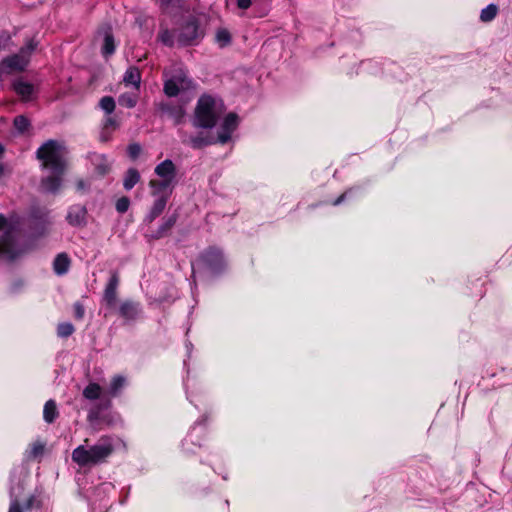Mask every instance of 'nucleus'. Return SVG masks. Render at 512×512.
Here are the masks:
<instances>
[{
    "label": "nucleus",
    "instance_id": "1",
    "mask_svg": "<svg viewBox=\"0 0 512 512\" xmlns=\"http://www.w3.org/2000/svg\"><path fill=\"white\" fill-rule=\"evenodd\" d=\"M36 157L41 161L43 169L49 172V175L42 180V188L47 192L58 190L63 175L60 145L56 141L49 140L38 148Z\"/></svg>",
    "mask_w": 512,
    "mask_h": 512
},
{
    "label": "nucleus",
    "instance_id": "2",
    "mask_svg": "<svg viewBox=\"0 0 512 512\" xmlns=\"http://www.w3.org/2000/svg\"><path fill=\"white\" fill-rule=\"evenodd\" d=\"M124 446L116 436H102L94 445L78 446L72 453L73 460L79 465L97 464L106 460L116 449Z\"/></svg>",
    "mask_w": 512,
    "mask_h": 512
},
{
    "label": "nucleus",
    "instance_id": "3",
    "mask_svg": "<svg viewBox=\"0 0 512 512\" xmlns=\"http://www.w3.org/2000/svg\"><path fill=\"white\" fill-rule=\"evenodd\" d=\"M225 113V105L219 97L204 94L197 103L193 124L195 127L213 128Z\"/></svg>",
    "mask_w": 512,
    "mask_h": 512
},
{
    "label": "nucleus",
    "instance_id": "4",
    "mask_svg": "<svg viewBox=\"0 0 512 512\" xmlns=\"http://www.w3.org/2000/svg\"><path fill=\"white\" fill-rule=\"evenodd\" d=\"M225 265L226 263L222 251L211 247L192 262V270L194 272L195 269H203L212 275H216L225 268Z\"/></svg>",
    "mask_w": 512,
    "mask_h": 512
},
{
    "label": "nucleus",
    "instance_id": "5",
    "mask_svg": "<svg viewBox=\"0 0 512 512\" xmlns=\"http://www.w3.org/2000/svg\"><path fill=\"white\" fill-rule=\"evenodd\" d=\"M164 76V92L169 97L178 95L181 90L194 88L193 81L188 78L187 72L181 66H176L173 74L171 75H169V72L165 70Z\"/></svg>",
    "mask_w": 512,
    "mask_h": 512
},
{
    "label": "nucleus",
    "instance_id": "6",
    "mask_svg": "<svg viewBox=\"0 0 512 512\" xmlns=\"http://www.w3.org/2000/svg\"><path fill=\"white\" fill-rule=\"evenodd\" d=\"M202 38L198 22L195 18L189 19L180 29L177 42L181 46L196 45Z\"/></svg>",
    "mask_w": 512,
    "mask_h": 512
},
{
    "label": "nucleus",
    "instance_id": "7",
    "mask_svg": "<svg viewBox=\"0 0 512 512\" xmlns=\"http://www.w3.org/2000/svg\"><path fill=\"white\" fill-rule=\"evenodd\" d=\"M239 117L236 113H228L217 128L216 143L225 144L231 140L233 132L237 129Z\"/></svg>",
    "mask_w": 512,
    "mask_h": 512
},
{
    "label": "nucleus",
    "instance_id": "8",
    "mask_svg": "<svg viewBox=\"0 0 512 512\" xmlns=\"http://www.w3.org/2000/svg\"><path fill=\"white\" fill-rule=\"evenodd\" d=\"M204 432L203 420L197 421L182 441L183 451L186 453H194L196 448L201 447L199 439Z\"/></svg>",
    "mask_w": 512,
    "mask_h": 512
},
{
    "label": "nucleus",
    "instance_id": "9",
    "mask_svg": "<svg viewBox=\"0 0 512 512\" xmlns=\"http://www.w3.org/2000/svg\"><path fill=\"white\" fill-rule=\"evenodd\" d=\"M119 315L126 322L135 321L142 315V306L138 302L126 300L119 307Z\"/></svg>",
    "mask_w": 512,
    "mask_h": 512
},
{
    "label": "nucleus",
    "instance_id": "10",
    "mask_svg": "<svg viewBox=\"0 0 512 512\" xmlns=\"http://www.w3.org/2000/svg\"><path fill=\"white\" fill-rule=\"evenodd\" d=\"M19 255L15 248L14 237L11 232H5L0 236V257L12 260Z\"/></svg>",
    "mask_w": 512,
    "mask_h": 512
},
{
    "label": "nucleus",
    "instance_id": "11",
    "mask_svg": "<svg viewBox=\"0 0 512 512\" xmlns=\"http://www.w3.org/2000/svg\"><path fill=\"white\" fill-rule=\"evenodd\" d=\"M154 173L163 180L170 182H177V169L175 164L170 159H165L156 165Z\"/></svg>",
    "mask_w": 512,
    "mask_h": 512
},
{
    "label": "nucleus",
    "instance_id": "12",
    "mask_svg": "<svg viewBox=\"0 0 512 512\" xmlns=\"http://www.w3.org/2000/svg\"><path fill=\"white\" fill-rule=\"evenodd\" d=\"M88 159L94 167L95 172L104 176L109 173L112 165V161L108 159L105 154L92 152L88 155Z\"/></svg>",
    "mask_w": 512,
    "mask_h": 512
},
{
    "label": "nucleus",
    "instance_id": "13",
    "mask_svg": "<svg viewBox=\"0 0 512 512\" xmlns=\"http://www.w3.org/2000/svg\"><path fill=\"white\" fill-rule=\"evenodd\" d=\"M174 182H170L167 180L159 179V180H150L149 187L152 190V195L156 198H159L161 196L169 198V196L172 194V191L175 187Z\"/></svg>",
    "mask_w": 512,
    "mask_h": 512
},
{
    "label": "nucleus",
    "instance_id": "14",
    "mask_svg": "<svg viewBox=\"0 0 512 512\" xmlns=\"http://www.w3.org/2000/svg\"><path fill=\"white\" fill-rule=\"evenodd\" d=\"M27 66V63L20 60L18 54L7 57L0 62V71L4 73H12L22 71Z\"/></svg>",
    "mask_w": 512,
    "mask_h": 512
},
{
    "label": "nucleus",
    "instance_id": "15",
    "mask_svg": "<svg viewBox=\"0 0 512 512\" xmlns=\"http://www.w3.org/2000/svg\"><path fill=\"white\" fill-rule=\"evenodd\" d=\"M99 34L102 36L101 53L107 58L115 52V40L109 27L100 31Z\"/></svg>",
    "mask_w": 512,
    "mask_h": 512
},
{
    "label": "nucleus",
    "instance_id": "16",
    "mask_svg": "<svg viewBox=\"0 0 512 512\" xmlns=\"http://www.w3.org/2000/svg\"><path fill=\"white\" fill-rule=\"evenodd\" d=\"M183 143L189 144L194 149H199L207 145L216 143L215 139L208 133L200 132L195 136H189L182 139Z\"/></svg>",
    "mask_w": 512,
    "mask_h": 512
},
{
    "label": "nucleus",
    "instance_id": "17",
    "mask_svg": "<svg viewBox=\"0 0 512 512\" xmlns=\"http://www.w3.org/2000/svg\"><path fill=\"white\" fill-rule=\"evenodd\" d=\"M118 283H119V278H118L117 274L114 273L110 277L109 282L106 285L104 295H103V300L109 307H113L116 303V297H117L116 291H117Z\"/></svg>",
    "mask_w": 512,
    "mask_h": 512
},
{
    "label": "nucleus",
    "instance_id": "18",
    "mask_svg": "<svg viewBox=\"0 0 512 512\" xmlns=\"http://www.w3.org/2000/svg\"><path fill=\"white\" fill-rule=\"evenodd\" d=\"M126 384L127 380L124 376H113L106 390L107 395L110 397L118 396L121 393V391L125 388Z\"/></svg>",
    "mask_w": 512,
    "mask_h": 512
},
{
    "label": "nucleus",
    "instance_id": "19",
    "mask_svg": "<svg viewBox=\"0 0 512 512\" xmlns=\"http://www.w3.org/2000/svg\"><path fill=\"white\" fill-rule=\"evenodd\" d=\"M123 82L126 86L132 85L136 90L140 87L141 73L135 66H130L123 76Z\"/></svg>",
    "mask_w": 512,
    "mask_h": 512
},
{
    "label": "nucleus",
    "instance_id": "20",
    "mask_svg": "<svg viewBox=\"0 0 512 512\" xmlns=\"http://www.w3.org/2000/svg\"><path fill=\"white\" fill-rule=\"evenodd\" d=\"M86 209L83 206H72L69 209L67 219L70 224L79 226L85 222Z\"/></svg>",
    "mask_w": 512,
    "mask_h": 512
},
{
    "label": "nucleus",
    "instance_id": "21",
    "mask_svg": "<svg viewBox=\"0 0 512 512\" xmlns=\"http://www.w3.org/2000/svg\"><path fill=\"white\" fill-rule=\"evenodd\" d=\"M166 204L167 197L161 196L159 198H156L149 213L146 216V221L149 223L154 221L164 211Z\"/></svg>",
    "mask_w": 512,
    "mask_h": 512
},
{
    "label": "nucleus",
    "instance_id": "22",
    "mask_svg": "<svg viewBox=\"0 0 512 512\" xmlns=\"http://www.w3.org/2000/svg\"><path fill=\"white\" fill-rule=\"evenodd\" d=\"M114 490H115V486L110 482L102 483L96 488L95 495L100 500L99 512H102V509H104V512H107L108 508L110 507L107 503H102L103 499L101 498V496L109 495Z\"/></svg>",
    "mask_w": 512,
    "mask_h": 512
},
{
    "label": "nucleus",
    "instance_id": "23",
    "mask_svg": "<svg viewBox=\"0 0 512 512\" xmlns=\"http://www.w3.org/2000/svg\"><path fill=\"white\" fill-rule=\"evenodd\" d=\"M13 89L23 100H29L34 91L32 84L22 80L15 81Z\"/></svg>",
    "mask_w": 512,
    "mask_h": 512
},
{
    "label": "nucleus",
    "instance_id": "24",
    "mask_svg": "<svg viewBox=\"0 0 512 512\" xmlns=\"http://www.w3.org/2000/svg\"><path fill=\"white\" fill-rule=\"evenodd\" d=\"M118 127V121L114 117L108 116L103 123V130L100 136L101 141H108L111 138L112 132H114Z\"/></svg>",
    "mask_w": 512,
    "mask_h": 512
},
{
    "label": "nucleus",
    "instance_id": "25",
    "mask_svg": "<svg viewBox=\"0 0 512 512\" xmlns=\"http://www.w3.org/2000/svg\"><path fill=\"white\" fill-rule=\"evenodd\" d=\"M140 173L135 168H129L123 178V187L125 190H131L139 181H140Z\"/></svg>",
    "mask_w": 512,
    "mask_h": 512
},
{
    "label": "nucleus",
    "instance_id": "26",
    "mask_svg": "<svg viewBox=\"0 0 512 512\" xmlns=\"http://www.w3.org/2000/svg\"><path fill=\"white\" fill-rule=\"evenodd\" d=\"M158 40L163 45L168 47L174 46L176 41L174 32L169 30L167 27H163L162 25L158 33Z\"/></svg>",
    "mask_w": 512,
    "mask_h": 512
},
{
    "label": "nucleus",
    "instance_id": "27",
    "mask_svg": "<svg viewBox=\"0 0 512 512\" xmlns=\"http://www.w3.org/2000/svg\"><path fill=\"white\" fill-rule=\"evenodd\" d=\"M56 404L53 400H49L45 403L43 409V417L47 423H52L58 416Z\"/></svg>",
    "mask_w": 512,
    "mask_h": 512
},
{
    "label": "nucleus",
    "instance_id": "28",
    "mask_svg": "<svg viewBox=\"0 0 512 512\" xmlns=\"http://www.w3.org/2000/svg\"><path fill=\"white\" fill-rule=\"evenodd\" d=\"M45 452V444L36 441L31 444L30 450L27 452V458L29 460H35L43 456Z\"/></svg>",
    "mask_w": 512,
    "mask_h": 512
},
{
    "label": "nucleus",
    "instance_id": "29",
    "mask_svg": "<svg viewBox=\"0 0 512 512\" xmlns=\"http://www.w3.org/2000/svg\"><path fill=\"white\" fill-rule=\"evenodd\" d=\"M102 392H103V390L99 384L90 383L84 389L83 395L85 398H87L89 400H96L101 396Z\"/></svg>",
    "mask_w": 512,
    "mask_h": 512
},
{
    "label": "nucleus",
    "instance_id": "30",
    "mask_svg": "<svg viewBox=\"0 0 512 512\" xmlns=\"http://www.w3.org/2000/svg\"><path fill=\"white\" fill-rule=\"evenodd\" d=\"M37 43L33 40H29L24 47H22L18 53L20 60L28 64L30 61L31 54L35 51Z\"/></svg>",
    "mask_w": 512,
    "mask_h": 512
},
{
    "label": "nucleus",
    "instance_id": "31",
    "mask_svg": "<svg viewBox=\"0 0 512 512\" xmlns=\"http://www.w3.org/2000/svg\"><path fill=\"white\" fill-rule=\"evenodd\" d=\"M215 41L219 47L223 48L231 43V34L225 28H220L216 31Z\"/></svg>",
    "mask_w": 512,
    "mask_h": 512
},
{
    "label": "nucleus",
    "instance_id": "32",
    "mask_svg": "<svg viewBox=\"0 0 512 512\" xmlns=\"http://www.w3.org/2000/svg\"><path fill=\"white\" fill-rule=\"evenodd\" d=\"M34 500H35V497L30 496L27 499V501L25 502V504L23 505V507H21L18 499H13L11 501L8 512H23L24 510H29L33 506Z\"/></svg>",
    "mask_w": 512,
    "mask_h": 512
},
{
    "label": "nucleus",
    "instance_id": "33",
    "mask_svg": "<svg viewBox=\"0 0 512 512\" xmlns=\"http://www.w3.org/2000/svg\"><path fill=\"white\" fill-rule=\"evenodd\" d=\"M498 12V7L495 4H489L487 7L482 9L480 13V19L483 22H490L493 20Z\"/></svg>",
    "mask_w": 512,
    "mask_h": 512
},
{
    "label": "nucleus",
    "instance_id": "34",
    "mask_svg": "<svg viewBox=\"0 0 512 512\" xmlns=\"http://www.w3.org/2000/svg\"><path fill=\"white\" fill-rule=\"evenodd\" d=\"M137 94L136 93H124L119 97V103L122 106L127 108H133L137 104Z\"/></svg>",
    "mask_w": 512,
    "mask_h": 512
},
{
    "label": "nucleus",
    "instance_id": "35",
    "mask_svg": "<svg viewBox=\"0 0 512 512\" xmlns=\"http://www.w3.org/2000/svg\"><path fill=\"white\" fill-rule=\"evenodd\" d=\"M13 125L19 133H24L29 129L30 121L24 115H19L15 117Z\"/></svg>",
    "mask_w": 512,
    "mask_h": 512
},
{
    "label": "nucleus",
    "instance_id": "36",
    "mask_svg": "<svg viewBox=\"0 0 512 512\" xmlns=\"http://www.w3.org/2000/svg\"><path fill=\"white\" fill-rule=\"evenodd\" d=\"M99 106L107 114H111L115 109V101L111 96H104L101 98Z\"/></svg>",
    "mask_w": 512,
    "mask_h": 512
},
{
    "label": "nucleus",
    "instance_id": "37",
    "mask_svg": "<svg viewBox=\"0 0 512 512\" xmlns=\"http://www.w3.org/2000/svg\"><path fill=\"white\" fill-rule=\"evenodd\" d=\"M130 206V200L128 197L123 196L116 201L115 207L119 213H125Z\"/></svg>",
    "mask_w": 512,
    "mask_h": 512
},
{
    "label": "nucleus",
    "instance_id": "38",
    "mask_svg": "<svg viewBox=\"0 0 512 512\" xmlns=\"http://www.w3.org/2000/svg\"><path fill=\"white\" fill-rule=\"evenodd\" d=\"M127 153L132 160H135L141 153V146L138 143L129 144Z\"/></svg>",
    "mask_w": 512,
    "mask_h": 512
},
{
    "label": "nucleus",
    "instance_id": "39",
    "mask_svg": "<svg viewBox=\"0 0 512 512\" xmlns=\"http://www.w3.org/2000/svg\"><path fill=\"white\" fill-rule=\"evenodd\" d=\"M176 222V217L175 216H171L170 218H168L159 228V231H158V237H161L162 235H164V233H166Z\"/></svg>",
    "mask_w": 512,
    "mask_h": 512
},
{
    "label": "nucleus",
    "instance_id": "40",
    "mask_svg": "<svg viewBox=\"0 0 512 512\" xmlns=\"http://www.w3.org/2000/svg\"><path fill=\"white\" fill-rule=\"evenodd\" d=\"M54 269L57 274L61 275L64 272V254L60 253L54 261Z\"/></svg>",
    "mask_w": 512,
    "mask_h": 512
},
{
    "label": "nucleus",
    "instance_id": "41",
    "mask_svg": "<svg viewBox=\"0 0 512 512\" xmlns=\"http://www.w3.org/2000/svg\"><path fill=\"white\" fill-rule=\"evenodd\" d=\"M73 310H74L75 318H77V319H82L83 318V316L85 314V310H84V307H83L82 304L75 303L74 307H73Z\"/></svg>",
    "mask_w": 512,
    "mask_h": 512
},
{
    "label": "nucleus",
    "instance_id": "42",
    "mask_svg": "<svg viewBox=\"0 0 512 512\" xmlns=\"http://www.w3.org/2000/svg\"><path fill=\"white\" fill-rule=\"evenodd\" d=\"M9 41H10L9 34H7V33L0 34V51L7 46Z\"/></svg>",
    "mask_w": 512,
    "mask_h": 512
},
{
    "label": "nucleus",
    "instance_id": "43",
    "mask_svg": "<svg viewBox=\"0 0 512 512\" xmlns=\"http://www.w3.org/2000/svg\"><path fill=\"white\" fill-rule=\"evenodd\" d=\"M252 4L251 0H237V6L240 9H248Z\"/></svg>",
    "mask_w": 512,
    "mask_h": 512
},
{
    "label": "nucleus",
    "instance_id": "44",
    "mask_svg": "<svg viewBox=\"0 0 512 512\" xmlns=\"http://www.w3.org/2000/svg\"><path fill=\"white\" fill-rule=\"evenodd\" d=\"M88 418L91 424H94L99 419V411L91 410L88 415Z\"/></svg>",
    "mask_w": 512,
    "mask_h": 512
},
{
    "label": "nucleus",
    "instance_id": "45",
    "mask_svg": "<svg viewBox=\"0 0 512 512\" xmlns=\"http://www.w3.org/2000/svg\"><path fill=\"white\" fill-rule=\"evenodd\" d=\"M351 191H346L345 193H343L340 197H338L334 202H333V205H339L340 203H342L347 195L350 193Z\"/></svg>",
    "mask_w": 512,
    "mask_h": 512
},
{
    "label": "nucleus",
    "instance_id": "46",
    "mask_svg": "<svg viewBox=\"0 0 512 512\" xmlns=\"http://www.w3.org/2000/svg\"><path fill=\"white\" fill-rule=\"evenodd\" d=\"M74 332V327L70 323H66V337Z\"/></svg>",
    "mask_w": 512,
    "mask_h": 512
},
{
    "label": "nucleus",
    "instance_id": "47",
    "mask_svg": "<svg viewBox=\"0 0 512 512\" xmlns=\"http://www.w3.org/2000/svg\"><path fill=\"white\" fill-rule=\"evenodd\" d=\"M6 225V218L0 214V230L3 229Z\"/></svg>",
    "mask_w": 512,
    "mask_h": 512
},
{
    "label": "nucleus",
    "instance_id": "48",
    "mask_svg": "<svg viewBox=\"0 0 512 512\" xmlns=\"http://www.w3.org/2000/svg\"><path fill=\"white\" fill-rule=\"evenodd\" d=\"M186 350H187L188 357H190V354L192 351V344L190 342L186 343Z\"/></svg>",
    "mask_w": 512,
    "mask_h": 512
},
{
    "label": "nucleus",
    "instance_id": "49",
    "mask_svg": "<svg viewBox=\"0 0 512 512\" xmlns=\"http://www.w3.org/2000/svg\"><path fill=\"white\" fill-rule=\"evenodd\" d=\"M77 187H78V189H79V190L84 189V188H85V183H84V181H82V180L78 181V183H77Z\"/></svg>",
    "mask_w": 512,
    "mask_h": 512
},
{
    "label": "nucleus",
    "instance_id": "50",
    "mask_svg": "<svg viewBox=\"0 0 512 512\" xmlns=\"http://www.w3.org/2000/svg\"><path fill=\"white\" fill-rule=\"evenodd\" d=\"M6 173L5 167L0 163V177H2Z\"/></svg>",
    "mask_w": 512,
    "mask_h": 512
},
{
    "label": "nucleus",
    "instance_id": "51",
    "mask_svg": "<svg viewBox=\"0 0 512 512\" xmlns=\"http://www.w3.org/2000/svg\"><path fill=\"white\" fill-rule=\"evenodd\" d=\"M4 152V147L3 145L0 143V156L3 154Z\"/></svg>",
    "mask_w": 512,
    "mask_h": 512
},
{
    "label": "nucleus",
    "instance_id": "52",
    "mask_svg": "<svg viewBox=\"0 0 512 512\" xmlns=\"http://www.w3.org/2000/svg\"><path fill=\"white\" fill-rule=\"evenodd\" d=\"M96 503H93V506H92V512H96V506H95Z\"/></svg>",
    "mask_w": 512,
    "mask_h": 512
},
{
    "label": "nucleus",
    "instance_id": "53",
    "mask_svg": "<svg viewBox=\"0 0 512 512\" xmlns=\"http://www.w3.org/2000/svg\"><path fill=\"white\" fill-rule=\"evenodd\" d=\"M65 263H66V270H67V269H68V263H69V261H68V259H67V258H66V260H65Z\"/></svg>",
    "mask_w": 512,
    "mask_h": 512
},
{
    "label": "nucleus",
    "instance_id": "54",
    "mask_svg": "<svg viewBox=\"0 0 512 512\" xmlns=\"http://www.w3.org/2000/svg\"><path fill=\"white\" fill-rule=\"evenodd\" d=\"M164 2H170V0H163Z\"/></svg>",
    "mask_w": 512,
    "mask_h": 512
}]
</instances>
